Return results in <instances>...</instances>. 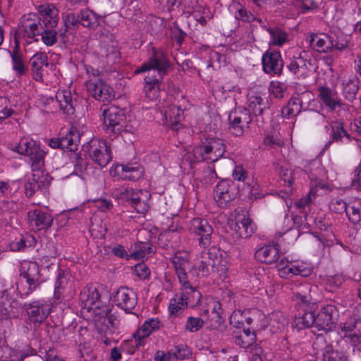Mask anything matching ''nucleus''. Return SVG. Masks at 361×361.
Segmentation results:
<instances>
[{"instance_id": "nucleus-1", "label": "nucleus", "mask_w": 361, "mask_h": 361, "mask_svg": "<svg viewBox=\"0 0 361 361\" xmlns=\"http://www.w3.org/2000/svg\"><path fill=\"white\" fill-rule=\"evenodd\" d=\"M312 291V286L309 283H305L300 285L294 293L298 304L303 307L304 310V313H299L295 317L293 325L299 330L310 327L316 328L315 314L312 310L309 311L306 309V307L310 309L311 306L316 303V300L311 294Z\"/></svg>"}, {"instance_id": "nucleus-2", "label": "nucleus", "mask_w": 361, "mask_h": 361, "mask_svg": "<svg viewBox=\"0 0 361 361\" xmlns=\"http://www.w3.org/2000/svg\"><path fill=\"white\" fill-rule=\"evenodd\" d=\"M63 27L59 29V37L65 44L68 37L66 33L69 29L76 30L81 25L83 27L94 29L99 25V18L92 11L82 10L80 12H65L62 13Z\"/></svg>"}, {"instance_id": "nucleus-3", "label": "nucleus", "mask_w": 361, "mask_h": 361, "mask_svg": "<svg viewBox=\"0 0 361 361\" xmlns=\"http://www.w3.org/2000/svg\"><path fill=\"white\" fill-rule=\"evenodd\" d=\"M104 129L108 134L118 135L126 129V118L124 112L116 106H109L102 113Z\"/></svg>"}, {"instance_id": "nucleus-4", "label": "nucleus", "mask_w": 361, "mask_h": 361, "mask_svg": "<svg viewBox=\"0 0 361 361\" xmlns=\"http://www.w3.org/2000/svg\"><path fill=\"white\" fill-rule=\"evenodd\" d=\"M13 149L18 153L30 157L32 171H39L44 164V152L32 140L23 137Z\"/></svg>"}, {"instance_id": "nucleus-5", "label": "nucleus", "mask_w": 361, "mask_h": 361, "mask_svg": "<svg viewBox=\"0 0 361 361\" xmlns=\"http://www.w3.org/2000/svg\"><path fill=\"white\" fill-rule=\"evenodd\" d=\"M84 151L101 167L106 166L112 159L111 146L105 140L92 139L84 146Z\"/></svg>"}, {"instance_id": "nucleus-6", "label": "nucleus", "mask_w": 361, "mask_h": 361, "mask_svg": "<svg viewBox=\"0 0 361 361\" xmlns=\"http://www.w3.org/2000/svg\"><path fill=\"white\" fill-rule=\"evenodd\" d=\"M225 151V145L222 140L208 137L202 145L195 147V152L199 154L196 160L204 159L207 162H214L224 156Z\"/></svg>"}, {"instance_id": "nucleus-7", "label": "nucleus", "mask_w": 361, "mask_h": 361, "mask_svg": "<svg viewBox=\"0 0 361 361\" xmlns=\"http://www.w3.org/2000/svg\"><path fill=\"white\" fill-rule=\"evenodd\" d=\"M171 69V64L166 55L161 50H157L153 48L148 61L136 69L135 73H140L155 70L157 71L158 78H163Z\"/></svg>"}, {"instance_id": "nucleus-8", "label": "nucleus", "mask_w": 361, "mask_h": 361, "mask_svg": "<svg viewBox=\"0 0 361 361\" xmlns=\"http://www.w3.org/2000/svg\"><path fill=\"white\" fill-rule=\"evenodd\" d=\"M43 25L42 18L37 14L30 13L27 16L22 17L19 27L14 35V39H18V37L23 35L35 42H38V39L35 37L39 36V33L42 32Z\"/></svg>"}, {"instance_id": "nucleus-9", "label": "nucleus", "mask_w": 361, "mask_h": 361, "mask_svg": "<svg viewBox=\"0 0 361 361\" xmlns=\"http://www.w3.org/2000/svg\"><path fill=\"white\" fill-rule=\"evenodd\" d=\"M238 195V186L229 179L219 181L214 190V198L221 208L229 207Z\"/></svg>"}, {"instance_id": "nucleus-10", "label": "nucleus", "mask_w": 361, "mask_h": 361, "mask_svg": "<svg viewBox=\"0 0 361 361\" xmlns=\"http://www.w3.org/2000/svg\"><path fill=\"white\" fill-rule=\"evenodd\" d=\"M341 339L339 343L356 345L361 339V319L351 317L340 324Z\"/></svg>"}, {"instance_id": "nucleus-11", "label": "nucleus", "mask_w": 361, "mask_h": 361, "mask_svg": "<svg viewBox=\"0 0 361 361\" xmlns=\"http://www.w3.org/2000/svg\"><path fill=\"white\" fill-rule=\"evenodd\" d=\"M252 116L250 109L243 107H238L228 115L230 132L236 135L241 136L244 132V128L247 127L252 121Z\"/></svg>"}, {"instance_id": "nucleus-12", "label": "nucleus", "mask_w": 361, "mask_h": 361, "mask_svg": "<svg viewBox=\"0 0 361 361\" xmlns=\"http://www.w3.org/2000/svg\"><path fill=\"white\" fill-rule=\"evenodd\" d=\"M190 255L186 252H178L172 258V263L180 283L188 284V281L195 276L192 265L189 261Z\"/></svg>"}, {"instance_id": "nucleus-13", "label": "nucleus", "mask_w": 361, "mask_h": 361, "mask_svg": "<svg viewBox=\"0 0 361 361\" xmlns=\"http://www.w3.org/2000/svg\"><path fill=\"white\" fill-rule=\"evenodd\" d=\"M338 318V311L336 307L331 304L327 305L315 315L316 329L328 332L335 326Z\"/></svg>"}, {"instance_id": "nucleus-14", "label": "nucleus", "mask_w": 361, "mask_h": 361, "mask_svg": "<svg viewBox=\"0 0 361 361\" xmlns=\"http://www.w3.org/2000/svg\"><path fill=\"white\" fill-rule=\"evenodd\" d=\"M189 230L190 233L199 236L198 241L200 246L206 247L210 245L214 229L206 219H192L190 222Z\"/></svg>"}, {"instance_id": "nucleus-15", "label": "nucleus", "mask_w": 361, "mask_h": 361, "mask_svg": "<svg viewBox=\"0 0 361 361\" xmlns=\"http://www.w3.org/2000/svg\"><path fill=\"white\" fill-rule=\"evenodd\" d=\"M263 71L267 74L280 76L283 73V61L279 51L267 50L262 57Z\"/></svg>"}, {"instance_id": "nucleus-16", "label": "nucleus", "mask_w": 361, "mask_h": 361, "mask_svg": "<svg viewBox=\"0 0 361 361\" xmlns=\"http://www.w3.org/2000/svg\"><path fill=\"white\" fill-rule=\"evenodd\" d=\"M94 322L98 333L104 336L113 334L116 329V317L111 314V310L106 307L104 309H100L97 307Z\"/></svg>"}, {"instance_id": "nucleus-17", "label": "nucleus", "mask_w": 361, "mask_h": 361, "mask_svg": "<svg viewBox=\"0 0 361 361\" xmlns=\"http://www.w3.org/2000/svg\"><path fill=\"white\" fill-rule=\"evenodd\" d=\"M114 302L126 313H132L137 304V296L132 288L121 286L114 295Z\"/></svg>"}, {"instance_id": "nucleus-18", "label": "nucleus", "mask_w": 361, "mask_h": 361, "mask_svg": "<svg viewBox=\"0 0 361 361\" xmlns=\"http://www.w3.org/2000/svg\"><path fill=\"white\" fill-rule=\"evenodd\" d=\"M86 87L91 95L99 101L109 102L115 97L113 88L102 80H90L87 82Z\"/></svg>"}, {"instance_id": "nucleus-19", "label": "nucleus", "mask_w": 361, "mask_h": 361, "mask_svg": "<svg viewBox=\"0 0 361 361\" xmlns=\"http://www.w3.org/2000/svg\"><path fill=\"white\" fill-rule=\"evenodd\" d=\"M27 221L30 226L35 231L47 230L53 224L51 215L40 209L30 211L27 213Z\"/></svg>"}, {"instance_id": "nucleus-20", "label": "nucleus", "mask_w": 361, "mask_h": 361, "mask_svg": "<svg viewBox=\"0 0 361 361\" xmlns=\"http://www.w3.org/2000/svg\"><path fill=\"white\" fill-rule=\"evenodd\" d=\"M279 270L280 276L283 278L291 277L293 275H300L306 277L310 276L312 269L307 267L305 264H293L291 262L285 264L284 260L281 259L279 263Z\"/></svg>"}, {"instance_id": "nucleus-21", "label": "nucleus", "mask_w": 361, "mask_h": 361, "mask_svg": "<svg viewBox=\"0 0 361 361\" xmlns=\"http://www.w3.org/2000/svg\"><path fill=\"white\" fill-rule=\"evenodd\" d=\"M206 259L214 267L216 273L219 275L225 273L226 268V262L223 259V251L216 247H210L208 251L202 254Z\"/></svg>"}, {"instance_id": "nucleus-22", "label": "nucleus", "mask_w": 361, "mask_h": 361, "mask_svg": "<svg viewBox=\"0 0 361 361\" xmlns=\"http://www.w3.org/2000/svg\"><path fill=\"white\" fill-rule=\"evenodd\" d=\"M279 245L276 244L274 245H267L258 249L255 254V258L267 264H272L278 261L279 258Z\"/></svg>"}, {"instance_id": "nucleus-23", "label": "nucleus", "mask_w": 361, "mask_h": 361, "mask_svg": "<svg viewBox=\"0 0 361 361\" xmlns=\"http://www.w3.org/2000/svg\"><path fill=\"white\" fill-rule=\"evenodd\" d=\"M164 117L166 124L175 131L178 130L181 126V121L183 119V111L179 106L171 104L166 107L164 111Z\"/></svg>"}, {"instance_id": "nucleus-24", "label": "nucleus", "mask_w": 361, "mask_h": 361, "mask_svg": "<svg viewBox=\"0 0 361 361\" xmlns=\"http://www.w3.org/2000/svg\"><path fill=\"white\" fill-rule=\"evenodd\" d=\"M101 295L98 289L92 284L87 285L80 292V301L82 308L90 310L99 301Z\"/></svg>"}, {"instance_id": "nucleus-25", "label": "nucleus", "mask_w": 361, "mask_h": 361, "mask_svg": "<svg viewBox=\"0 0 361 361\" xmlns=\"http://www.w3.org/2000/svg\"><path fill=\"white\" fill-rule=\"evenodd\" d=\"M310 43L318 52H328L334 50V40L326 34H314L310 36Z\"/></svg>"}, {"instance_id": "nucleus-26", "label": "nucleus", "mask_w": 361, "mask_h": 361, "mask_svg": "<svg viewBox=\"0 0 361 361\" xmlns=\"http://www.w3.org/2000/svg\"><path fill=\"white\" fill-rule=\"evenodd\" d=\"M39 12L41 15L42 23L43 26L55 27H56L59 18L58 9L53 5H42L39 7Z\"/></svg>"}, {"instance_id": "nucleus-27", "label": "nucleus", "mask_w": 361, "mask_h": 361, "mask_svg": "<svg viewBox=\"0 0 361 361\" xmlns=\"http://www.w3.org/2000/svg\"><path fill=\"white\" fill-rule=\"evenodd\" d=\"M288 70L294 75L295 78L298 80H305L309 75L310 70L306 64V60L300 54L298 58H295L290 61L287 65Z\"/></svg>"}, {"instance_id": "nucleus-28", "label": "nucleus", "mask_w": 361, "mask_h": 361, "mask_svg": "<svg viewBox=\"0 0 361 361\" xmlns=\"http://www.w3.org/2000/svg\"><path fill=\"white\" fill-rule=\"evenodd\" d=\"M47 56L45 53L37 52L30 59L32 77L36 81H42V68L48 66Z\"/></svg>"}, {"instance_id": "nucleus-29", "label": "nucleus", "mask_w": 361, "mask_h": 361, "mask_svg": "<svg viewBox=\"0 0 361 361\" xmlns=\"http://www.w3.org/2000/svg\"><path fill=\"white\" fill-rule=\"evenodd\" d=\"M162 79L163 78L149 75V73L145 76L144 79V92L145 97L149 100H154L159 96L160 85L162 82Z\"/></svg>"}, {"instance_id": "nucleus-30", "label": "nucleus", "mask_w": 361, "mask_h": 361, "mask_svg": "<svg viewBox=\"0 0 361 361\" xmlns=\"http://www.w3.org/2000/svg\"><path fill=\"white\" fill-rule=\"evenodd\" d=\"M331 139L325 145L324 148L327 149L332 142H341L343 137L351 140L350 135L345 130L343 122L341 119L334 121L331 123Z\"/></svg>"}, {"instance_id": "nucleus-31", "label": "nucleus", "mask_w": 361, "mask_h": 361, "mask_svg": "<svg viewBox=\"0 0 361 361\" xmlns=\"http://www.w3.org/2000/svg\"><path fill=\"white\" fill-rule=\"evenodd\" d=\"M304 126L310 130H314L327 124L326 116L318 111L310 110L303 118Z\"/></svg>"}, {"instance_id": "nucleus-32", "label": "nucleus", "mask_w": 361, "mask_h": 361, "mask_svg": "<svg viewBox=\"0 0 361 361\" xmlns=\"http://www.w3.org/2000/svg\"><path fill=\"white\" fill-rule=\"evenodd\" d=\"M116 169H121L119 176L126 180L135 181L141 178L143 176V169L136 164H121L116 166Z\"/></svg>"}, {"instance_id": "nucleus-33", "label": "nucleus", "mask_w": 361, "mask_h": 361, "mask_svg": "<svg viewBox=\"0 0 361 361\" xmlns=\"http://www.w3.org/2000/svg\"><path fill=\"white\" fill-rule=\"evenodd\" d=\"M15 47L11 52L13 70L16 76L21 77L28 72V68L25 66L22 55L19 53V42L16 39Z\"/></svg>"}, {"instance_id": "nucleus-34", "label": "nucleus", "mask_w": 361, "mask_h": 361, "mask_svg": "<svg viewBox=\"0 0 361 361\" xmlns=\"http://www.w3.org/2000/svg\"><path fill=\"white\" fill-rule=\"evenodd\" d=\"M252 221L245 215L239 216L236 219L235 230L240 238H247L255 231Z\"/></svg>"}, {"instance_id": "nucleus-35", "label": "nucleus", "mask_w": 361, "mask_h": 361, "mask_svg": "<svg viewBox=\"0 0 361 361\" xmlns=\"http://www.w3.org/2000/svg\"><path fill=\"white\" fill-rule=\"evenodd\" d=\"M233 339L236 345L243 348H247L255 344L256 335L255 331H251L249 328H243L242 331L234 332Z\"/></svg>"}, {"instance_id": "nucleus-36", "label": "nucleus", "mask_w": 361, "mask_h": 361, "mask_svg": "<svg viewBox=\"0 0 361 361\" xmlns=\"http://www.w3.org/2000/svg\"><path fill=\"white\" fill-rule=\"evenodd\" d=\"M322 355V361H348V356L343 351L334 350L331 344H326L325 346L317 353Z\"/></svg>"}, {"instance_id": "nucleus-37", "label": "nucleus", "mask_w": 361, "mask_h": 361, "mask_svg": "<svg viewBox=\"0 0 361 361\" xmlns=\"http://www.w3.org/2000/svg\"><path fill=\"white\" fill-rule=\"evenodd\" d=\"M27 312L29 315L30 321L35 324L42 323L49 314V312L37 301L29 305V307L27 308Z\"/></svg>"}, {"instance_id": "nucleus-38", "label": "nucleus", "mask_w": 361, "mask_h": 361, "mask_svg": "<svg viewBox=\"0 0 361 361\" xmlns=\"http://www.w3.org/2000/svg\"><path fill=\"white\" fill-rule=\"evenodd\" d=\"M142 190L135 191L134 190L126 191V201L140 214H144L147 211V204L141 195Z\"/></svg>"}, {"instance_id": "nucleus-39", "label": "nucleus", "mask_w": 361, "mask_h": 361, "mask_svg": "<svg viewBox=\"0 0 361 361\" xmlns=\"http://www.w3.org/2000/svg\"><path fill=\"white\" fill-rule=\"evenodd\" d=\"M183 290L185 293L186 306L195 307L197 305L201 300V293L195 288L192 286L191 281H188V284H185L183 282L180 283Z\"/></svg>"}, {"instance_id": "nucleus-40", "label": "nucleus", "mask_w": 361, "mask_h": 361, "mask_svg": "<svg viewBox=\"0 0 361 361\" xmlns=\"http://www.w3.org/2000/svg\"><path fill=\"white\" fill-rule=\"evenodd\" d=\"M359 80L356 76H353L343 82V94L345 99L353 102L356 99V94L359 90Z\"/></svg>"}, {"instance_id": "nucleus-41", "label": "nucleus", "mask_w": 361, "mask_h": 361, "mask_svg": "<svg viewBox=\"0 0 361 361\" xmlns=\"http://www.w3.org/2000/svg\"><path fill=\"white\" fill-rule=\"evenodd\" d=\"M195 276H192V280L198 276H207L212 273L216 272L213 266L206 259L204 256L202 255L201 259L192 265Z\"/></svg>"}, {"instance_id": "nucleus-42", "label": "nucleus", "mask_w": 361, "mask_h": 361, "mask_svg": "<svg viewBox=\"0 0 361 361\" xmlns=\"http://www.w3.org/2000/svg\"><path fill=\"white\" fill-rule=\"evenodd\" d=\"M204 312L208 314L206 322L209 323V327L212 329H217L224 322L221 315V308L219 302H215L210 312L209 310H206Z\"/></svg>"}, {"instance_id": "nucleus-43", "label": "nucleus", "mask_w": 361, "mask_h": 361, "mask_svg": "<svg viewBox=\"0 0 361 361\" xmlns=\"http://www.w3.org/2000/svg\"><path fill=\"white\" fill-rule=\"evenodd\" d=\"M56 102L58 103L60 109L68 115L74 113V106L73 104L71 94L68 91L59 92L56 94Z\"/></svg>"}, {"instance_id": "nucleus-44", "label": "nucleus", "mask_w": 361, "mask_h": 361, "mask_svg": "<svg viewBox=\"0 0 361 361\" xmlns=\"http://www.w3.org/2000/svg\"><path fill=\"white\" fill-rule=\"evenodd\" d=\"M153 252V247L149 242H138L135 244L134 248L128 257H133L136 259H142Z\"/></svg>"}, {"instance_id": "nucleus-45", "label": "nucleus", "mask_w": 361, "mask_h": 361, "mask_svg": "<svg viewBox=\"0 0 361 361\" xmlns=\"http://www.w3.org/2000/svg\"><path fill=\"white\" fill-rule=\"evenodd\" d=\"M61 142V149H68L70 152H75L78 149L80 141L78 132L69 131L65 136L60 137Z\"/></svg>"}, {"instance_id": "nucleus-46", "label": "nucleus", "mask_w": 361, "mask_h": 361, "mask_svg": "<svg viewBox=\"0 0 361 361\" xmlns=\"http://www.w3.org/2000/svg\"><path fill=\"white\" fill-rule=\"evenodd\" d=\"M274 169L279 172V176L284 185L291 186L294 181V171L287 164L275 163Z\"/></svg>"}, {"instance_id": "nucleus-47", "label": "nucleus", "mask_w": 361, "mask_h": 361, "mask_svg": "<svg viewBox=\"0 0 361 361\" xmlns=\"http://www.w3.org/2000/svg\"><path fill=\"white\" fill-rule=\"evenodd\" d=\"M319 97L326 106L331 109L340 100L336 94L328 87H320L319 88Z\"/></svg>"}, {"instance_id": "nucleus-48", "label": "nucleus", "mask_w": 361, "mask_h": 361, "mask_svg": "<svg viewBox=\"0 0 361 361\" xmlns=\"http://www.w3.org/2000/svg\"><path fill=\"white\" fill-rule=\"evenodd\" d=\"M263 27L269 33L271 37L270 44L281 47L287 41V33L279 27L271 28L267 26Z\"/></svg>"}, {"instance_id": "nucleus-49", "label": "nucleus", "mask_w": 361, "mask_h": 361, "mask_svg": "<svg viewBox=\"0 0 361 361\" xmlns=\"http://www.w3.org/2000/svg\"><path fill=\"white\" fill-rule=\"evenodd\" d=\"M54 27L44 26L42 28V32L39 33V36L41 37L42 42L48 47H51L55 44L57 42L58 37L60 39V41L63 43L61 41V37H59V30L56 31L54 30Z\"/></svg>"}, {"instance_id": "nucleus-50", "label": "nucleus", "mask_w": 361, "mask_h": 361, "mask_svg": "<svg viewBox=\"0 0 361 361\" xmlns=\"http://www.w3.org/2000/svg\"><path fill=\"white\" fill-rule=\"evenodd\" d=\"M249 106L252 113L256 116H260L263 112L269 109L267 101H264L261 97H255L250 100Z\"/></svg>"}, {"instance_id": "nucleus-51", "label": "nucleus", "mask_w": 361, "mask_h": 361, "mask_svg": "<svg viewBox=\"0 0 361 361\" xmlns=\"http://www.w3.org/2000/svg\"><path fill=\"white\" fill-rule=\"evenodd\" d=\"M152 333L150 330L149 320H147L135 333L133 336L135 338V347L137 348L142 345V339L149 336Z\"/></svg>"}, {"instance_id": "nucleus-52", "label": "nucleus", "mask_w": 361, "mask_h": 361, "mask_svg": "<svg viewBox=\"0 0 361 361\" xmlns=\"http://www.w3.org/2000/svg\"><path fill=\"white\" fill-rule=\"evenodd\" d=\"M315 197V192L311 190L306 196L302 197L295 203L297 208L302 209L301 213L304 214V218L307 220V212H310V205L312 202V197Z\"/></svg>"}, {"instance_id": "nucleus-53", "label": "nucleus", "mask_w": 361, "mask_h": 361, "mask_svg": "<svg viewBox=\"0 0 361 361\" xmlns=\"http://www.w3.org/2000/svg\"><path fill=\"white\" fill-rule=\"evenodd\" d=\"M26 281L27 287H22L20 289V293L21 297L23 296L27 297L32 292L37 290V288L40 286L42 281L40 279H37L34 278H24Z\"/></svg>"}, {"instance_id": "nucleus-54", "label": "nucleus", "mask_w": 361, "mask_h": 361, "mask_svg": "<svg viewBox=\"0 0 361 361\" xmlns=\"http://www.w3.org/2000/svg\"><path fill=\"white\" fill-rule=\"evenodd\" d=\"M68 274H66L62 270H60L58 274V277L55 283L54 295L59 298L62 293L63 290L68 284Z\"/></svg>"}, {"instance_id": "nucleus-55", "label": "nucleus", "mask_w": 361, "mask_h": 361, "mask_svg": "<svg viewBox=\"0 0 361 361\" xmlns=\"http://www.w3.org/2000/svg\"><path fill=\"white\" fill-rule=\"evenodd\" d=\"M20 276L40 279L41 275L38 264L35 262H28L26 270L20 274Z\"/></svg>"}, {"instance_id": "nucleus-56", "label": "nucleus", "mask_w": 361, "mask_h": 361, "mask_svg": "<svg viewBox=\"0 0 361 361\" xmlns=\"http://www.w3.org/2000/svg\"><path fill=\"white\" fill-rule=\"evenodd\" d=\"M350 222L355 225L361 221V207L349 205L345 212Z\"/></svg>"}, {"instance_id": "nucleus-57", "label": "nucleus", "mask_w": 361, "mask_h": 361, "mask_svg": "<svg viewBox=\"0 0 361 361\" xmlns=\"http://www.w3.org/2000/svg\"><path fill=\"white\" fill-rule=\"evenodd\" d=\"M204 322L200 317H189L185 324V330L190 332H197L204 326Z\"/></svg>"}, {"instance_id": "nucleus-58", "label": "nucleus", "mask_w": 361, "mask_h": 361, "mask_svg": "<svg viewBox=\"0 0 361 361\" xmlns=\"http://www.w3.org/2000/svg\"><path fill=\"white\" fill-rule=\"evenodd\" d=\"M41 185L42 182H39L35 177L29 178L24 185L26 196L31 197L36 191L39 190Z\"/></svg>"}, {"instance_id": "nucleus-59", "label": "nucleus", "mask_w": 361, "mask_h": 361, "mask_svg": "<svg viewBox=\"0 0 361 361\" xmlns=\"http://www.w3.org/2000/svg\"><path fill=\"white\" fill-rule=\"evenodd\" d=\"M13 110L10 107V101L5 97H0V120H4L11 116Z\"/></svg>"}, {"instance_id": "nucleus-60", "label": "nucleus", "mask_w": 361, "mask_h": 361, "mask_svg": "<svg viewBox=\"0 0 361 361\" xmlns=\"http://www.w3.org/2000/svg\"><path fill=\"white\" fill-rule=\"evenodd\" d=\"M348 205L341 199H334L329 204V208L331 211L337 214L346 212Z\"/></svg>"}, {"instance_id": "nucleus-61", "label": "nucleus", "mask_w": 361, "mask_h": 361, "mask_svg": "<svg viewBox=\"0 0 361 361\" xmlns=\"http://www.w3.org/2000/svg\"><path fill=\"white\" fill-rule=\"evenodd\" d=\"M269 89L274 96V97L278 99H281L284 96V92L286 90V87L283 82L276 81L271 82Z\"/></svg>"}, {"instance_id": "nucleus-62", "label": "nucleus", "mask_w": 361, "mask_h": 361, "mask_svg": "<svg viewBox=\"0 0 361 361\" xmlns=\"http://www.w3.org/2000/svg\"><path fill=\"white\" fill-rule=\"evenodd\" d=\"M230 324L236 329L244 328V317L240 311H234L229 318Z\"/></svg>"}, {"instance_id": "nucleus-63", "label": "nucleus", "mask_w": 361, "mask_h": 361, "mask_svg": "<svg viewBox=\"0 0 361 361\" xmlns=\"http://www.w3.org/2000/svg\"><path fill=\"white\" fill-rule=\"evenodd\" d=\"M133 272L135 275H136L140 279H145L150 274L149 269L144 263H138L137 264H136L134 267Z\"/></svg>"}, {"instance_id": "nucleus-64", "label": "nucleus", "mask_w": 361, "mask_h": 361, "mask_svg": "<svg viewBox=\"0 0 361 361\" xmlns=\"http://www.w3.org/2000/svg\"><path fill=\"white\" fill-rule=\"evenodd\" d=\"M302 101L299 94H295L290 99L288 102V106L296 111V114H300L302 109Z\"/></svg>"}]
</instances>
